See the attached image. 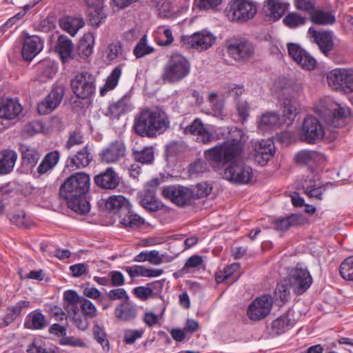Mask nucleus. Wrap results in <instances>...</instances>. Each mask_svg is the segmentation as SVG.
I'll list each match as a JSON object with an SVG mask.
<instances>
[{"label":"nucleus","mask_w":353,"mask_h":353,"mask_svg":"<svg viewBox=\"0 0 353 353\" xmlns=\"http://www.w3.org/2000/svg\"><path fill=\"white\" fill-rule=\"evenodd\" d=\"M90 185V176L80 172L68 177L60 187L61 196L67 201L68 208L77 214L85 215L90 212V203L85 197Z\"/></svg>","instance_id":"obj_1"},{"label":"nucleus","mask_w":353,"mask_h":353,"mask_svg":"<svg viewBox=\"0 0 353 353\" xmlns=\"http://www.w3.org/2000/svg\"><path fill=\"white\" fill-rule=\"evenodd\" d=\"M170 119L159 106L141 109L135 115L133 129L141 137L155 138L170 128Z\"/></svg>","instance_id":"obj_2"},{"label":"nucleus","mask_w":353,"mask_h":353,"mask_svg":"<svg viewBox=\"0 0 353 353\" xmlns=\"http://www.w3.org/2000/svg\"><path fill=\"white\" fill-rule=\"evenodd\" d=\"M242 149L241 142L232 139L205 150L204 154L208 159L225 165L239 156Z\"/></svg>","instance_id":"obj_3"},{"label":"nucleus","mask_w":353,"mask_h":353,"mask_svg":"<svg viewBox=\"0 0 353 353\" xmlns=\"http://www.w3.org/2000/svg\"><path fill=\"white\" fill-rule=\"evenodd\" d=\"M190 71V63L181 54L171 55L165 65L161 79L165 82L176 83L184 79Z\"/></svg>","instance_id":"obj_4"},{"label":"nucleus","mask_w":353,"mask_h":353,"mask_svg":"<svg viewBox=\"0 0 353 353\" xmlns=\"http://www.w3.org/2000/svg\"><path fill=\"white\" fill-rule=\"evenodd\" d=\"M225 12L229 20L234 22H245L255 16L256 6L250 0H231Z\"/></svg>","instance_id":"obj_5"},{"label":"nucleus","mask_w":353,"mask_h":353,"mask_svg":"<svg viewBox=\"0 0 353 353\" xmlns=\"http://www.w3.org/2000/svg\"><path fill=\"white\" fill-rule=\"evenodd\" d=\"M225 48L229 56L238 62L249 61L255 53L254 45L242 37H233L227 40Z\"/></svg>","instance_id":"obj_6"},{"label":"nucleus","mask_w":353,"mask_h":353,"mask_svg":"<svg viewBox=\"0 0 353 353\" xmlns=\"http://www.w3.org/2000/svg\"><path fill=\"white\" fill-rule=\"evenodd\" d=\"M184 132L185 134H190L197 136V141L203 144H210L222 138L223 133L221 130L216 128H208L205 127L201 120L195 119Z\"/></svg>","instance_id":"obj_7"},{"label":"nucleus","mask_w":353,"mask_h":353,"mask_svg":"<svg viewBox=\"0 0 353 353\" xmlns=\"http://www.w3.org/2000/svg\"><path fill=\"white\" fill-rule=\"evenodd\" d=\"M70 86L77 98L88 99L95 91V77L87 71L79 72L71 79Z\"/></svg>","instance_id":"obj_8"},{"label":"nucleus","mask_w":353,"mask_h":353,"mask_svg":"<svg viewBox=\"0 0 353 353\" xmlns=\"http://www.w3.org/2000/svg\"><path fill=\"white\" fill-rule=\"evenodd\" d=\"M327 81L330 88L344 92H353V69L336 68L327 74Z\"/></svg>","instance_id":"obj_9"},{"label":"nucleus","mask_w":353,"mask_h":353,"mask_svg":"<svg viewBox=\"0 0 353 353\" xmlns=\"http://www.w3.org/2000/svg\"><path fill=\"white\" fill-rule=\"evenodd\" d=\"M324 135V128L316 117L309 116L305 118L299 132L302 141L307 143H315L321 141Z\"/></svg>","instance_id":"obj_10"},{"label":"nucleus","mask_w":353,"mask_h":353,"mask_svg":"<svg viewBox=\"0 0 353 353\" xmlns=\"http://www.w3.org/2000/svg\"><path fill=\"white\" fill-rule=\"evenodd\" d=\"M215 41L216 37L211 32L205 30L196 32L191 35H183L181 37L183 46L198 51L208 49L214 43Z\"/></svg>","instance_id":"obj_11"},{"label":"nucleus","mask_w":353,"mask_h":353,"mask_svg":"<svg viewBox=\"0 0 353 353\" xmlns=\"http://www.w3.org/2000/svg\"><path fill=\"white\" fill-rule=\"evenodd\" d=\"M159 185L157 179L147 183L139 195L141 205L150 212H157L161 208V202L157 199L156 192Z\"/></svg>","instance_id":"obj_12"},{"label":"nucleus","mask_w":353,"mask_h":353,"mask_svg":"<svg viewBox=\"0 0 353 353\" xmlns=\"http://www.w3.org/2000/svg\"><path fill=\"white\" fill-rule=\"evenodd\" d=\"M225 178L233 183L246 184L252 178V170L251 167L243 162H232L225 170Z\"/></svg>","instance_id":"obj_13"},{"label":"nucleus","mask_w":353,"mask_h":353,"mask_svg":"<svg viewBox=\"0 0 353 353\" xmlns=\"http://www.w3.org/2000/svg\"><path fill=\"white\" fill-rule=\"evenodd\" d=\"M289 280L297 295L305 292L312 283V277L306 268L295 266L289 272Z\"/></svg>","instance_id":"obj_14"},{"label":"nucleus","mask_w":353,"mask_h":353,"mask_svg":"<svg viewBox=\"0 0 353 353\" xmlns=\"http://www.w3.org/2000/svg\"><path fill=\"white\" fill-rule=\"evenodd\" d=\"M272 307V297L264 294L252 301L247 310V315L252 321H260L270 314Z\"/></svg>","instance_id":"obj_15"},{"label":"nucleus","mask_w":353,"mask_h":353,"mask_svg":"<svg viewBox=\"0 0 353 353\" xmlns=\"http://www.w3.org/2000/svg\"><path fill=\"white\" fill-rule=\"evenodd\" d=\"M64 95V88L61 85L55 86L50 93L37 105L39 114L45 115L51 113L61 103Z\"/></svg>","instance_id":"obj_16"},{"label":"nucleus","mask_w":353,"mask_h":353,"mask_svg":"<svg viewBox=\"0 0 353 353\" xmlns=\"http://www.w3.org/2000/svg\"><path fill=\"white\" fill-rule=\"evenodd\" d=\"M314 39L320 51L326 57H329L334 49L333 32L332 31H317L314 28H310L307 32Z\"/></svg>","instance_id":"obj_17"},{"label":"nucleus","mask_w":353,"mask_h":353,"mask_svg":"<svg viewBox=\"0 0 353 353\" xmlns=\"http://www.w3.org/2000/svg\"><path fill=\"white\" fill-rule=\"evenodd\" d=\"M188 188L181 185L165 186L162 190L163 196L179 206L190 205Z\"/></svg>","instance_id":"obj_18"},{"label":"nucleus","mask_w":353,"mask_h":353,"mask_svg":"<svg viewBox=\"0 0 353 353\" xmlns=\"http://www.w3.org/2000/svg\"><path fill=\"white\" fill-rule=\"evenodd\" d=\"M288 51L290 57L303 68L309 70L314 68L316 60L298 44L288 43Z\"/></svg>","instance_id":"obj_19"},{"label":"nucleus","mask_w":353,"mask_h":353,"mask_svg":"<svg viewBox=\"0 0 353 353\" xmlns=\"http://www.w3.org/2000/svg\"><path fill=\"white\" fill-rule=\"evenodd\" d=\"M120 181L119 174L112 167L107 168L94 178V183L105 190L116 189L119 186Z\"/></svg>","instance_id":"obj_20"},{"label":"nucleus","mask_w":353,"mask_h":353,"mask_svg":"<svg viewBox=\"0 0 353 353\" xmlns=\"http://www.w3.org/2000/svg\"><path fill=\"white\" fill-rule=\"evenodd\" d=\"M125 150L121 141H114L101 152V160L107 163H116L125 156Z\"/></svg>","instance_id":"obj_21"},{"label":"nucleus","mask_w":353,"mask_h":353,"mask_svg":"<svg viewBox=\"0 0 353 353\" xmlns=\"http://www.w3.org/2000/svg\"><path fill=\"white\" fill-rule=\"evenodd\" d=\"M54 51L63 63H70L75 57L74 46L71 39L65 35L59 37L54 46Z\"/></svg>","instance_id":"obj_22"},{"label":"nucleus","mask_w":353,"mask_h":353,"mask_svg":"<svg viewBox=\"0 0 353 353\" xmlns=\"http://www.w3.org/2000/svg\"><path fill=\"white\" fill-rule=\"evenodd\" d=\"M274 154V147L271 140H261L254 145V158L255 161L265 165Z\"/></svg>","instance_id":"obj_23"},{"label":"nucleus","mask_w":353,"mask_h":353,"mask_svg":"<svg viewBox=\"0 0 353 353\" xmlns=\"http://www.w3.org/2000/svg\"><path fill=\"white\" fill-rule=\"evenodd\" d=\"M43 48V41L39 37L33 35L25 38L21 54L23 58L30 61L34 58Z\"/></svg>","instance_id":"obj_24"},{"label":"nucleus","mask_w":353,"mask_h":353,"mask_svg":"<svg viewBox=\"0 0 353 353\" xmlns=\"http://www.w3.org/2000/svg\"><path fill=\"white\" fill-rule=\"evenodd\" d=\"M93 156L88 145L78 151L75 154L70 155L66 161V166L74 170L87 167L92 161Z\"/></svg>","instance_id":"obj_25"},{"label":"nucleus","mask_w":353,"mask_h":353,"mask_svg":"<svg viewBox=\"0 0 353 353\" xmlns=\"http://www.w3.org/2000/svg\"><path fill=\"white\" fill-rule=\"evenodd\" d=\"M289 6L288 3L283 0H265L263 11L269 18L276 21L282 17Z\"/></svg>","instance_id":"obj_26"},{"label":"nucleus","mask_w":353,"mask_h":353,"mask_svg":"<svg viewBox=\"0 0 353 353\" xmlns=\"http://www.w3.org/2000/svg\"><path fill=\"white\" fill-rule=\"evenodd\" d=\"M295 312L289 309L286 313L273 321L272 327L276 334H281L289 330L296 323Z\"/></svg>","instance_id":"obj_27"},{"label":"nucleus","mask_w":353,"mask_h":353,"mask_svg":"<svg viewBox=\"0 0 353 353\" xmlns=\"http://www.w3.org/2000/svg\"><path fill=\"white\" fill-rule=\"evenodd\" d=\"M22 111V107L17 99H7L0 103V118L14 119Z\"/></svg>","instance_id":"obj_28"},{"label":"nucleus","mask_w":353,"mask_h":353,"mask_svg":"<svg viewBox=\"0 0 353 353\" xmlns=\"http://www.w3.org/2000/svg\"><path fill=\"white\" fill-rule=\"evenodd\" d=\"M114 314L119 321L129 322L136 319L137 308L134 304L125 301L116 306Z\"/></svg>","instance_id":"obj_29"},{"label":"nucleus","mask_w":353,"mask_h":353,"mask_svg":"<svg viewBox=\"0 0 353 353\" xmlns=\"http://www.w3.org/2000/svg\"><path fill=\"white\" fill-rule=\"evenodd\" d=\"M30 306V301H20L14 305L8 307L7 313L0 316V327L3 328L12 323L20 315L23 309Z\"/></svg>","instance_id":"obj_30"},{"label":"nucleus","mask_w":353,"mask_h":353,"mask_svg":"<svg viewBox=\"0 0 353 353\" xmlns=\"http://www.w3.org/2000/svg\"><path fill=\"white\" fill-rule=\"evenodd\" d=\"M129 110V99L124 96L118 101L110 103L105 115L112 119H118L121 115L125 114Z\"/></svg>","instance_id":"obj_31"},{"label":"nucleus","mask_w":353,"mask_h":353,"mask_svg":"<svg viewBox=\"0 0 353 353\" xmlns=\"http://www.w3.org/2000/svg\"><path fill=\"white\" fill-rule=\"evenodd\" d=\"M17 154L12 150H4L0 152V175L11 172L14 168Z\"/></svg>","instance_id":"obj_32"},{"label":"nucleus","mask_w":353,"mask_h":353,"mask_svg":"<svg viewBox=\"0 0 353 353\" xmlns=\"http://www.w3.org/2000/svg\"><path fill=\"white\" fill-rule=\"evenodd\" d=\"M47 325L46 316L39 310L31 312L27 315L23 326L29 330H42Z\"/></svg>","instance_id":"obj_33"},{"label":"nucleus","mask_w":353,"mask_h":353,"mask_svg":"<svg viewBox=\"0 0 353 353\" xmlns=\"http://www.w3.org/2000/svg\"><path fill=\"white\" fill-rule=\"evenodd\" d=\"M154 147L144 146L142 148H133L132 155L134 160L141 164L151 165L154 161Z\"/></svg>","instance_id":"obj_34"},{"label":"nucleus","mask_w":353,"mask_h":353,"mask_svg":"<svg viewBox=\"0 0 353 353\" xmlns=\"http://www.w3.org/2000/svg\"><path fill=\"white\" fill-rule=\"evenodd\" d=\"M128 52L123 48L119 41L109 43L105 51V57L109 61L115 60L123 61L127 59Z\"/></svg>","instance_id":"obj_35"},{"label":"nucleus","mask_w":353,"mask_h":353,"mask_svg":"<svg viewBox=\"0 0 353 353\" xmlns=\"http://www.w3.org/2000/svg\"><path fill=\"white\" fill-rule=\"evenodd\" d=\"M119 216L120 223L125 228H136L144 223V219L132 211L131 205L120 213Z\"/></svg>","instance_id":"obj_36"},{"label":"nucleus","mask_w":353,"mask_h":353,"mask_svg":"<svg viewBox=\"0 0 353 353\" xmlns=\"http://www.w3.org/2000/svg\"><path fill=\"white\" fill-rule=\"evenodd\" d=\"M60 159L58 150H54L46 154L37 168L39 174H44L54 169Z\"/></svg>","instance_id":"obj_37"},{"label":"nucleus","mask_w":353,"mask_h":353,"mask_svg":"<svg viewBox=\"0 0 353 353\" xmlns=\"http://www.w3.org/2000/svg\"><path fill=\"white\" fill-rule=\"evenodd\" d=\"M37 69L42 81L52 79L57 72V64L49 59L39 61L37 65Z\"/></svg>","instance_id":"obj_38"},{"label":"nucleus","mask_w":353,"mask_h":353,"mask_svg":"<svg viewBox=\"0 0 353 353\" xmlns=\"http://www.w3.org/2000/svg\"><path fill=\"white\" fill-rule=\"evenodd\" d=\"M310 21L316 25L329 26L332 25L336 21L335 16L329 11L323 10H316L310 14Z\"/></svg>","instance_id":"obj_39"},{"label":"nucleus","mask_w":353,"mask_h":353,"mask_svg":"<svg viewBox=\"0 0 353 353\" xmlns=\"http://www.w3.org/2000/svg\"><path fill=\"white\" fill-rule=\"evenodd\" d=\"M130 205L129 201L121 195L110 196L106 201L105 206L107 210L120 215Z\"/></svg>","instance_id":"obj_40"},{"label":"nucleus","mask_w":353,"mask_h":353,"mask_svg":"<svg viewBox=\"0 0 353 353\" xmlns=\"http://www.w3.org/2000/svg\"><path fill=\"white\" fill-rule=\"evenodd\" d=\"M300 217L296 214H291L285 217H280L272 221V227L277 231L285 232L290 228L299 225Z\"/></svg>","instance_id":"obj_41"},{"label":"nucleus","mask_w":353,"mask_h":353,"mask_svg":"<svg viewBox=\"0 0 353 353\" xmlns=\"http://www.w3.org/2000/svg\"><path fill=\"white\" fill-rule=\"evenodd\" d=\"M85 23L81 17H65L60 20V26L70 35L74 36Z\"/></svg>","instance_id":"obj_42"},{"label":"nucleus","mask_w":353,"mask_h":353,"mask_svg":"<svg viewBox=\"0 0 353 353\" xmlns=\"http://www.w3.org/2000/svg\"><path fill=\"white\" fill-rule=\"evenodd\" d=\"M126 271L132 279L139 276L157 277L163 272L161 269H149L145 266H128Z\"/></svg>","instance_id":"obj_43"},{"label":"nucleus","mask_w":353,"mask_h":353,"mask_svg":"<svg viewBox=\"0 0 353 353\" xmlns=\"http://www.w3.org/2000/svg\"><path fill=\"white\" fill-rule=\"evenodd\" d=\"M279 115L275 112H268L263 114L258 122V128L265 132L279 124Z\"/></svg>","instance_id":"obj_44"},{"label":"nucleus","mask_w":353,"mask_h":353,"mask_svg":"<svg viewBox=\"0 0 353 353\" xmlns=\"http://www.w3.org/2000/svg\"><path fill=\"white\" fill-rule=\"evenodd\" d=\"M122 69L120 66H117L113 69L110 75L107 77L105 83L99 90L101 96H105L108 92L116 88L118 85Z\"/></svg>","instance_id":"obj_45"},{"label":"nucleus","mask_w":353,"mask_h":353,"mask_svg":"<svg viewBox=\"0 0 353 353\" xmlns=\"http://www.w3.org/2000/svg\"><path fill=\"white\" fill-rule=\"evenodd\" d=\"M212 187L207 182H201L194 187L188 188L190 203L193 199H198L205 197L210 194Z\"/></svg>","instance_id":"obj_46"},{"label":"nucleus","mask_w":353,"mask_h":353,"mask_svg":"<svg viewBox=\"0 0 353 353\" xmlns=\"http://www.w3.org/2000/svg\"><path fill=\"white\" fill-rule=\"evenodd\" d=\"M23 163L30 168H33L40 158V154L34 148L23 145L21 146Z\"/></svg>","instance_id":"obj_47"},{"label":"nucleus","mask_w":353,"mask_h":353,"mask_svg":"<svg viewBox=\"0 0 353 353\" xmlns=\"http://www.w3.org/2000/svg\"><path fill=\"white\" fill-rule=\"evenodd\" d=\"M163 255H160L159 251H143L134 257L137 262L148 261L154 265H159L163 263Z\"/></svg>","instance_id":"obj_48"},{"label":"nucleus","mask_w":353,"mask_h":353,"mask_svg":"<svg viewBox=\"0 0 353 353\" xmlns=\"http://www.w3.org/2000/svg\"><path fill=\"white\" fill-rule=\"evenodd\" d=\"M158 288H162V284L159 281L149 283L147 286H139L134 288V292L137 297L141 300H146L154 294V290Z\"/></svg>","instance_id":"obj_49"},{"label":"nucleus","mask_w":353,"mask_h":353,"mask_svg":"<svg viewBox=\"0 0 353 353\" xmlns=\"http://www.w3.org/2000/svg\"><path fill=\"white\" fill-rule=\"evenodd\" d=\"M87 13L90 24L94 26H99L106 17L103 7H88Z\"/></svg>","instance_id":"obj_50"},{"label":"nucleus","mask_w":353,"mask_h":353,"mask_svg":"<svg viewBox=\"0 0 353 353\" xmlns=\"http://www.w3.org/2000/svg\"><path fill=\"white\" fill-rule=\"evenodd\" d=\"M94 39L91 36L84 37L80 40L77 52L80 57L86 59L92 52Z\"/></svg>","instance_id":"obj_51"},{"label":"nucleus","mask_w":353,"mask_h":353,"mask_svg":"<svg viewBox=\"0 0 353 353\" xmlns=\"http://www.w3.org/2000/svg\"><path fill=\"white\" fill-rule=\"evenodd\" d=\"M307 19L297 12H289L283 19V23L290 28H296L304 25Z\"/></svg>","instance_id":"obj_52"},{"label":"nucleus","mask_w":353,"mask_h":353,"mask_svg":"<svg viewBox=\"0 0 353 353\" xmlns=\"http://www.w3.org/2000/svg\"><path fill=\"white\" fill-rule=\"evenodd\" d=\"M174 37L170 28L160 26L157 29V43L161 46H168L172 43Z\"/></svg>","instance_id":"obj_53"},{"label":"nucleus","mask_w":353,"mask_h":353,"mask_svg":"<svg viewBox=\"0 0 353 353\" xmlns=\"http://www.w3.org/2000/svg\"><path fill=\"white\" fill-rule=\"evenodd\" d=\"M154 49L147 44V37L144 35L135 46L133 53L136 58L140 59L154 52Z\"/></svg>","instance_id":"obj_54"},{"label":"nucleus","mask_w":353,"mask_h":353,"mask_svg":"<svg viewBox=\"0 0 353 353\" xmlns=\"http://www.w3.org/2000/svg\"><path fill=\"white\" fill-rule=\"evenodd\" d=\"M9 219L12 223L20 228H29L32 225L31 219L22 211L10 214Z\"/></svg>","instance_id":"obj_55"},{"label":"nucleus","mask_w":353,"mask_h":353,"mask_svg":"<svg viewBox=\"0 0 353 353\" xmlns=\"http://www.w3.org/2000/svg\"><path fill=\"white\" fill-rule=\"evenodd\" d=\"M38 2L39 1L37 0V1H34L32 5H26L24 7L23 10L19 12L15 15L10 17L6 22H5L4 24L1 26V28L3 30H6L14 24L18 23L26 15L27 11L32 8L34 6H35Z\"/></svg>","instance_id":"obj_56"},{"label":"nucleus","mask_w":353,"mask_h":353,"mask_svg":"<svg viewBox=\"0 0 353 353\" xmlns=\"http://www.w3.org/2000/svg\"><path fill=\"white\" fill-rule=\"evenodd\" d=\"M93 335L94 339L102 346L103 349L107 352L110 350V343L104 330L98 325L93 327Z\"/></svg>","instance_id":"obj_57"},{"label":"nucleus","mask_w":353,"mask_h":353,"mask_svg":"<svg viewBox=\"0 0 353 353\" xmlns=\"http://www.w3.org/2000/svg\"><path fill=\"white\" fill-rule=\"evenodd\" d=\"M317 153L314 151L302 150L299 152L295 156L296 163L302 165H307L314 161Z\"/></svg>","instance_id":"obj_58"},{"label":"nucleus","mask_w":353,"mask_h":353,"mask_svg":"<svg viewBox=\"0 0 353 353\" xmlns=\"http://www.w3.org/2000/svg\"><path fill=\"white\" fill-rule=\"evenodd\" d=\"M206 170V163L201 159H198L190 165L188 172L191 177H195L205 172Z\"/></svg>","instance_id":"obj_59"},{"label":"nucleus","mask_w":353,"mask_h":353,"mask_svg":"<svg viewBox=\"0 0 353 353\" xmlns=\"http://www.w3.org/2000/svg\"><path fill=\"white\" fill-rule=\"evenodd\" d=\"M144 330H125L123 333V341L128 345L133 344L136 340L142 337Z\"/></svg>","instance_id":"obj_60"},{"label":"nucleus","mask_w":353,"mask_h":353,"mask_svg":"<svg viewBox=\"0 0 353 353\" xmlns=\"http://www.w3.org/2000/svg\"><path fill=\"white\" fill-rule=\"evenodd\" d=\"M294 5L296 10L310 14L316 6L315 0H294Z\"/></svg>","instance_id":"obj_61"},{"label":"nucleus","mask_w":353,"mask_h":353,"mask_svg":"<svg viewBox=\"0 0 353 353\" xmlns=\"http://www.w3.org/2000/svg\"><path fill=\"white\" fill-rule=\"evenodd\" d=\"M83 143V134L77 131H72L69 133V137L67 142L64 145V148L69 150L72 147L80 145Z\"/></svg>","instance_id":"obj_62"},{"label":"nucleus","mask_w":353,"mask_h":353,"mask_svg":"<svg viewBox=\"0 0 353 353\" xmlns=\"http://www.w3.org/2000/svg\"><path fill=\"white\" fill-rule=\"evenodd\" d=\"M290 287L286 284L279 283L276 288L274 296L276 301H281L282 303L287 301L290 297Z\"/></svg>","instance_id":"obj_63"},{"label":"nucleus","mask_w":353,"mask_h":353,"mask_svg":"<svg viewBox=\"0 0 353 353\" xmlns=\"http://www.w3.org/2000/svg\"><path fill=\"white\" fill-rule=\"evenodd\" d=\"M28 353H48L45 342L40 339H34L27 347Z\"/></svg>","instance_id":"obj_64"}]
</instances>
